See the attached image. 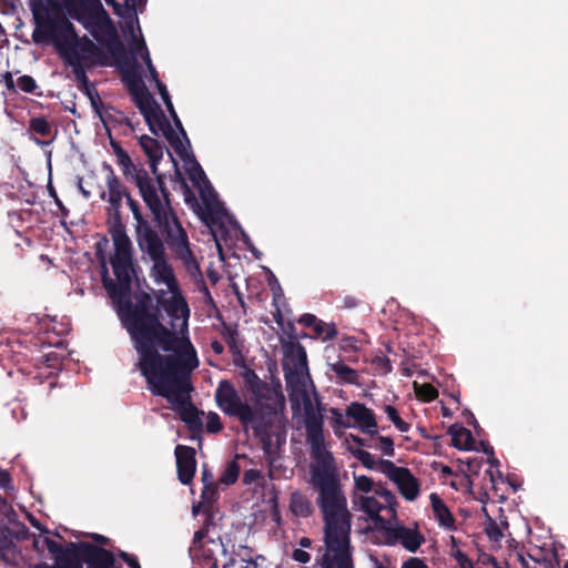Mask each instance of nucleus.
<instances>
[{
	"instance_id": "obj_1",
	"label": "nucleus",
	"mask_w": 568,
	"mask_h": 568,
	"mask_svg": "<svg viewBox=\"0 0 568 568\" xmlns=\"http://www.w3.org/2000/svg\"><path fill=\"white\" fill-rule=\"evenodd\" d=\"M306 440L311 447L314 465L311 468L312 484L318 491L317 505L324 518V542L326 554L323 568H355L351 545L352 515L342 490L333 454L325 448L323 415L314 407L305 389L301 390Z\"/></svg>"
},
{
	"instance_id": "obj_2",
	"label": "nucleus",
	"mask_w": 568,
	"mask_h": 568,
	"mask_svg": "<svg viewBox=\"0 0 568 568\" xmlns=\"http://www.w3.org/2000/svg\"><path fill=\"white\" fill-rule=\"evenodd\" d=\"M132 343L139 356L135 367L152 395L165 398L175 413L193 404L191 376L200 361L191 339L166 327Z\"/></svg>"
},
{
	"instance_id": "obj_3",
	"label": "nucleus",
	"mask_w": 568,
	"mask_h": 568,
	"mask_svg": "<svg viewBox=\"0 0 568 568\" xmlns=\"http://www.w3.org/2000/svg\"><path fill=\"white\" fill-rule=\"evenodd\" d=\"M110 263L116 282L109 276L105 263L102 264V284L112 300L118 315L129 333L131 341L135 342L166 328L162 323L161 311L154 306L153 297L142 292L136 302L131 301L133 254L132 243L114 245V254Z\"/></svg>"
},
{
	"instance_id": "obj_4",
	"label": "nucleus",
	"mask_w": 568,
	"mask_h": 568,
	"mask_svg": "<svg viewBox=\"0 0 568 568\" xmlns=\"http://www.w3.org/2000/svg\"><path fill=\"white\" fill-rule=\"evenodd\" d=\"M242 378L245 387L254 396V406L243 402L239 392L227 379L219 383L215 390L216 404L224 414L236 417L243 426H251L254 436L260 439L264 450H268L272 424L265 419L263 410L266 409L270 414H276L275 407L270 405L263 406L261 403L263 398H266L264 390H270L268 385L258 377L254 369L248 367L244 368Z\"/></svg>"
},
{
	"instance_id": "obj_5",
	"label": "nucleus",
	"mask_w": 568,
	"mask_h": 568,
	"mask_svg": "<svg viewBox=\"0 0 568 568\" xmlns=\"http://www.w3.org/2000/svg\"><path fill=\"white\" fill-rule=\"evenodd\" d=\"M42 542L52 555L54 566L39 562L34 568H83V564L87 568H122L111 550L98 545L70 541L62 546L49 537H44Z\"/></svg>"
},
{
	"instance_id": "obj_6",
	"label": "nucleus",
	"mask_w": 568,
	"mask_h": 568,
	"mask_svg": "<svg viewBox=\"0 0 568 568\" xmlns=\"http://www.w3.org/2000/svg\"><path fill=\"white\" fill-rule=\"evenodd\" d=\"M34 30V43H47L65 33L73 34V23L63 13V0H29Z\"/></svg>"
},
{
	"instance_id": "obj_7",
	"label": "nucleus",
	"mask_w": 568,
	"mask_h": 568,
	"mask_svg": "<svg viewBox=\"0 0 568 568\" xmlns=\"http://www.w3.org/2000/svg\"><path fill=\"white\" fill-rule=\"evenodd\" d=\"M152 217L173 256L183 263L190 274L200 273V264L190 247L187 232L173 206L171 205L153 214Z\"/></svg>"
},
{
	"instance_id": "obj_8",
	"label": "nucleus",
	"mask_w": 568,
	"mask_h": 568,
	"mask_svg": "<svg viewBox=\"0 0 568 568\" xmlns=\"http://www.w3.org/2000/svg\"><path fill=\"white\" fill-rule=\"evenodd\" d=\"M139 111L143 115L151 133H153L154 135H159V133L161 132L162 135L169 142V144L176 152V154L183 161L191 163V166L189 169L190 180L194 184H197L199 180H203L207 184H210L200 163L196 161L193 154L190 155L187 153L186 146L183 144L182 140L172 128L170 121L168 120L165 113L163 112L161 105L156 102V100L153 98L150 101L144 102L142 110Z\"/></svg>"
},
{
	"instance_id": "obj_9",
	"label": "nucleus",
	"mask_w": 568,
	"mask_h": 568,
	"mask_svg": "<svg viewBox=\"0 0 568 568\" xmlns=\"http://www.w3.org/2000/svg\"><path fill=\"white\" fill-rule=\"evenodd\" d=\"M63 6L71 18L84 26L99 13L100 19L91 32L93 38L111 51H122V41L100 0H63Z\"/></svg>"
},
{
	"instance_id": "obj_10",
	"label": "nucleus",
	"mask_w": 568,
	"mask_h": 568,
	"mask_svg": "<svg viewBox=\"0 0 568 568\" xmlns=\"http://www.w3.org/2000/svg\"><path fill=\"white\" fill-rule=\"evenodd\" d=\"M50 41L55 44L64 62L72 68L79 89L89 84L87 60L100 53L97 44L87 36L79 37L75 30L73 34L65 33Z\"/></svg>"
},
{
	"instance_id": "obj_11",
	"label": "nucleus",
	"mask_w": 568,
	"mask_h": 568,
	"mask_svg": "<svg viewBox=\"0 0 568 568\" xmlns=\"http://www.w3.org/2000/svg\"><path fill=\"white\" fill-rule=\"evenodd\" d=\"M106 50L119 64L121 69L122 81L125 83L126 89L131 94L132 101L139 110H142L143 103L150 101L154 97L143 82L142 75L139 71L140 65L136 59L130 58L128 55L123 43L122 51H111L109 48H106Z\"/></svg>"
},
{
	"instance_id": "obj_12",
	"label": "nucleus",
	"mask_w": 568,
	"mask_h": 568,
	"mask_svg": "<svg viewBox=\"0 0 568 568\" xmlns=\"http://www.w3.org/2000/svg\"><path fill=\"white\" fill-rule=\"evenodd\" d=\"M154 175L153 179L148 171H140L132 182L152 215L172 205L171 193L165 185L163 175L160 173Z\"/></svg>"
},
{
	"instance_id": "obj_13",
	"label": "nucleus",
	"mask_w": 568,
	"mask_h": 568,
	"mask_svg": "<svg viewBox=\"0 0 568 568\" xmlns=\"http://www.w3.org/2000/svg\"><path fill=\"white\" fill-rule=\"evenodd\" d=\"M379 469L394 481L402 496L409 501L415 500L420 491L417 478L406 467H398L392 460L379 459Z\"/></svg>"
},
{
	"instance_id": "obj_14",
	"label": "nucleus",
	"mask_w": 568,
	"mask_h": 568,
	"mask_svg": "<svg viewBox=\"0 0 568 568\" xmlns=\"http://www.w3.org/2000/svg\"><path fill=\"white\" fill-rule=\"evenodd\" d=\"M282 347L284 353L283 369L288 385L293 377L307 372V355L305 347L298 341L284 342Z\"/></svg>"
},
{
	"instance_id": "obj_15",
	"label": "nucleus",
	"mask_w": 568,
	"mask_h": 568,
	"mask_svg": "<svg viewBox=\"0 0 568 568\" xmlns=\"http://www.w3.org/2000/svg\"><path fill=\"white\" fill-rule=\"evenodd\" d=\"M136 243L139 248L145 253L153 262L166 256L165 241L161 239L159 232L148 223L135 226Z\"/></svg>"
},
{
	"instance_id": "obj_16",
	"label": "nucleus",
	"mask_w": 568,
	"mask_h": 568,
	"mask_svg": "<svg viewBox=\"0 0 568 568\" xmlns=\"http://www.w3.org/2000/svg\"><path fill=\"white\" fill-rule=\"evenodd\" d=\"M162 308L171 320V327L168 328L179 337H189L190 307L185 297H169Z\"/></svg>"
},
{
	"instance_id": "obj_17",
	"label": "nucleus",
	"mask_w": 568,
	"mask_h": 568,
	"mask_svg": "<svg viewBox=\"0 0 568 568\" xmlns=\"http://www.w3.org/2000/svg\"><path fill=\"white\" fill-rule=\"evenodd\" d=\"M382 532L384 534V542L386 545L394 546L399 542L410 552L417 551L425 541L424 536L418 530L410 529L405 526L394 527L390 523L382 530Z\"/></svg>"
},
{
	"instance_id": "obj_18",
	"label": "nucleus",
	"mask_w": 568,
	"mask_h": 568,
	"mask_svg": "<svg viewBox=\"0 0 568 568\" xmlns=\"http://www.w3.org/2000/svg\"><path fill=\"white\" fill-rule=\"evenodd\" d=\"M178 478L183 485H190L196 471V452L191 446L178 445L174 449Z\"/></svg>"
},
{
	"instance_id": "obj_19",
	"label": "nucleus",
	"mask_w": 568,
	"mask_h": 568,
	"mask_svg": "<svg viewBox=\"0 0 568 568\" xmlns=\"http://www.w3.org/2000/svg\"><path fill=\"white\" fill-rule=\"evenodd\" d=\"M346 416L354 419L359 429L374 436L377 434V423L374 412L358 402L351 403L346 408Z\"/></svg>"
},
{
	"instance_id": "obj_20",
	"label": "nucleus",
	"mask_w": 568,
	"mask_h": 568,
	"mask_svg": "<svg viewBox=\"0 0 568 568\" xmlns=\"http://www.w3.org/2000/svg\"><path fill=\"white\" fill-rule=\"evenodd\" d=\"M355 504L364 511L373 521L374 528L382 531L390 523L388 519L379 515L385 506L377 500L375 496H359Z\"/></svg>"
},
{
	"instance_id": "obj_21",
	"label": "nucleus",
	"mask_w": 568,
	"mask_h": 568,
	"mask_svg": "<svg viewBox=\"0 0 568 568\" xmlns=\"http://www.w3.org/2000/svg\"><path fill=\"white\" fill-rule=\"evenodd\" d=\"M139 144L149 158L153 174H158V165L163 158V145L154 138L143 134L139 138Z\"/></svg>"
},
{
	"instance_id": "obj_22",
	"label": "nucleus",
	"mask_w": 568,
	"mask_h": 568,
	"mask_svg": "<svg viewBox=\"0 0 568 568\" xmlns=\"http://www.w3.org/2000/svg\"><path fill=\"white\" fill-rule=\"evenodd\" d=\"M176 414L191 432L192 439L200 438V434L203 430V422L196 406L194 404H190Z\"/></svg>"
},
{
	"instance_id": "obj_23",
	"label": "nucleus",
	"mask_w": 568,
	"mask_h": 568,
	"mask_svg": "<svg viewBox=\"0 0 568 568\" xmlns=\"http://www.w3.org/2000/svg\"><path fill=\"white\" fill-rule=\"evenodd\" d=\"M448 435L452 437V446L460 450H471L475 439L473 434L466 427L459 424H453L448 428Z\"/></svg>"
},
{
	"instance_id": "obj_24",
	"label": "nucleus",
	"mask_w": 568,
	"mask_h": 568,
	"mask_svg": "<svg viewBox=\"0 0 568 568\" xmlns=\"http://www.w3.org/2000/svg\"><path fill=\"white\" fill-rule=\"evenodd\" d=\"M429 498L434 516L439 526L447 529L455 528V518L443 499L435 493L430 494Z\"/></svg>"
},
{
	"instance_id": "obj_25",
	"label": "nucleus",
	"mask_w": 568,
	"mask_h": 568,
	"mask_svg": "<svg viewBox=\"0 0 568 568\" xmlns=\"http://www.w3.org/2000/svg\"><path fill=\"white\" fill-rule=\"evenodd\" d=\"M109 233L111 234L114 245L132 243L125 232V226L121 219L120 211L113 212L108 221Z\"/></svg>"
},
{
	"instance_id": "obj_26",
	"label": "nucleus",
	"mask_w": 568,
	"mask_h": 568,
	"mask_svg": "<svg viewBox=\"0 0 568 568\" xmlns=\"http://www.w3.org/2000/svg\"><path fill=\"white\" fill-rule=\"evenodd\" d=\"M221 336L226 342L230 352L234 357L242 356V344L239 341L237 326L222 322Z\"/></svg>"
},
{
	"instance_id": "obj_27",
	"label": "nucleus",
	"mask_w": 568,
	"mask_h": 568,
	"mask_svg": "<svg viewBox=\"0 0 568 568\" xmlns=\"http://www.w3.org/2000/svg\"><path fill=\"white\" fill-rule=\"evenodd\" d=\"M158 91H159V94L161 95V99L163 100L173 122H174V125L176 126V129L179 130V132L182 134V136L184 138V140L186 141V143L190 145V141L187 139V135H186V132L183 128V124L174 109V105L171 101V97H170V93L166 89V85L163 83V82H159L158 83Z\"/></svg>"
},
{
	"instance_id": "obj_28",
	"label": "nucleus",
	"mask_w": 568,
	"mask_h": 568,
	"mask_svg": "<svg viewBox=\"0 0 568 568\" xmlns=\"http://www.w3.org/2000/svg\"><path fill=\"white\" fill-rule=\"evenodd\" d=\"M291 511L300 517L306 518L312 515V505L308 498L301 491H294L290 498Z\"/></svg>"
},
{
	"instance_id": "obj_29",
	"label": "nucleus",
	"mask_w": 568,
	"mask_h": 568,
	"mask_svg": "<svg viewBox=\"0 0 568 568\" xmlns=\"http://www.w3.org/2000/svg\"><path fill=\"white\" fill-rule=\"evenodd\" d=\"M100 120L109 134H110V130L108 128L109 123L118 124V125H126V126H130L131 130H134L131 120L128 116H125L121 111L116 110L112 105L105 106V112L103 114H100Z\"/></svg>"
},
{
	"instance_id": "obj_30",
	"label": "nucleus",
	"mask_w": 568,
	"mask_h": 568,
	"mask_svg": "<svg viewBox=\"0 0 568 568\" xmlns=\"http://www.w3.org/2000/svg\"><path fill=\"white\" fill-rule=\"evenodd\" d=\"M151 274L155 282L166 283L175 276L172 265L168 262L166 256L153 261Z\"/></svg>"
},
{
	"instance_id": "obj_31",
	"label": "nucleus",
	"mask_w": 568,
	"mask_h": 568,
	"mask_svg": "<svg viewBox=\"0 0 568 568\" xmlns=\"http://www.w3.org/2000/svg\"><path fill=\"white\" fill-rule=\"evenodd\" d=\"M331 369L335 373L336 377L346 384L359 385V375L357 371L351 368L344 362L338 361L331 365Z\"/></svg>"
},
{
	"instance_id": "obj_32",
	"label": "nucleus",
	"mask_w": 568,
	"mask_h": 568,
	"mask_svg": "<svg viewBox=\"0 0 568 568\" xmlns=\"http://www.w3.org/2000/svg\"><path fill=\"white\" fill-rule=\"evenodd\" d=\"M116 162L121 168L124 178L129 182H133L135 180V175L140 173V171H146L144 168L135 165L128 152L119 156Z\"/></svg>"
},
{
	"instance_id": "obj_33",
	"label": "nucleus",
	"mask_w": 568,
	"mask_h": 568,
	"mask_svg": "<svg viewBox=\"0 0 568 568\" xmlns=\"http://www.w3.org/2000/svg\"><path fill=\"white\" fill-rule=\"evenodd\" d=\"M314 337L321 338L323 342L332 341L337 336V328L334 323H325L322 320H317L313 326Z\"/></svg>"
},
{
	"instance_id": "obj_34",
	"label": "nucleus",
	"mask_w": 568,
	"mask_h": 568,
	"mask_svg": "<svg viewBox=\"0 0 568 568\" xmlns=\"http://www.w3.org/2000/svg\"><path fill=\"white\" fill-rule=\"evenodd\" d=\"M29 131L48 138L52 134V125L44 116H33L29 120Z\"/></svg>"
},
{
	"instance_id": "obj_35",
	"label": "nucleus",
	"mask_w": 568,
	"mask_h": 568,
	"mask_svg": "<svg viewBox=\"0 0 568 568\" xmlns=\"http://www.w3.org/2000/svg\"><path fill=\"white\" fill-rule=\"evenodd\" d=\"M240 471L241 467L235 459L229 462L220 476V484H223L225 486H231L235 484L240 476Z\"/></svg>"
},
{
	"instance_id": "obj_36",
	"label": "nucleus",
	"mask_w": 568,
	"mask_h": 568,
	"mask_svg": "<svg viewBox=\"0 0 568 568\" xmlns=\"http://www.w3.org/2000/svg\"><path fill=\"white\" fill-rule=\"evenodd\" d=\"M105 183L108 187V196L126 195L129 193L113 170H110V174H106Z\"/></svg>"
},
{
	"instance_id": "obj_37",
	"label": "nucleus",
	"mask_w": 568,
	"mask_h": 568,
	"mask_svg": "<svg viewBox=\"0 0 568 568\" xmlns=\"http://www.w3.org/2000/svg\"><path fill=\"white\" fill-rule=\"evenodd\" d=\"M374 493L376 496L381 497L384 500L383 505L385 506L386 509H388L390 511L392 516L395 517L396 516L395 507L397 506L395 495L390 490L386 489L385 487H383L381 485L375 487Z\"/></svg>"
},
{
	"instance_id": "obj_38",
	"label": "nucleus",
	"mask_w": 568,
	"mask_h": 568,
	"mask_svg": "<svg viewBox=\"0 0 568 568\" xmlns=\"http://www.w3.org/2000/svg\"><path fill=\"white\" fill-rule=\"evenodd\" d=\"M450 539L452 547L449 555L456 559L458 564V567L456 568H475L473 561L468 558V556L458 548L455 537L452 536Z\"/></svg>"
},
{
	"instance_id": "obj_39",
	"label": "nucleus",
	"mask_w": 568,
	"mask_h": 568,
	"mask_svg": "<svg viewBox=\"0 0 568 568\" xmlns=\"http://www.w3.org/2000/svg\"><path fill=\"white\" fill-rule=\"evenodd\" d=\"M414 387L417 397L424 402H433L438 397V390L432 384L425 383L419 385L414 383Z\"/></svg>"
},
{
	"instance_id": "obj_40",
	"label": "nucleus",
	"mask_w": 568,
	"mask_h": 568,
	"mask_svg": "<svg viewBox=\"0 0 568 568\" xmlns=\"http://www.w3.org/2000/svg\"><path fill=\"white\" fill-rule=\"evenodd\" d=\"M384 412L399 432L406 433L410 429V424L400 418L396 407L392 405H385Z\"/></svg>"
},
{
	"instance_id": "obj_41",
	"label": "nucleus",
	"mask_w": 568,
	"mask_h": 568,
	"mask_svg": "<svg viewBox=\"0 0 568 568\" xmlns=\"http://www.w3.org/2000/svg\"><path fill=\"white\" fill-rule=\"evenodd\" d=\"M349 450H351L352 455L356 459H358L365 468L373 470L376 468L377 465L379 466V460L376 462L375 458L373 457V455L371 453H368L367 450H364L361 448H357V449L349 448Z\"/></svg>"
},
{
	"instance_id": "obj_42",
	"label": "nucleus",
	"mask_w": 568,
	"mask_h": 568,
	"mask_svg": "<svg viewBox=\"0 0 568 568\" xmlns=\"http://www.w3.org/2000/svg\"><path fill=\"white\" fill-rule=\"evenodd\" d=\"M138 50L141 52V57L146 64L150 75H151L152 80L155 82V85L158 87V83L161 81L159 79L158 71H156L155 67L153 65L152 60L150 58V53L146 48V44L143 40L139 43Z\"/></svg>"
},
{
	"instance_id": "obj_43",
	"label": "nucleus",
	"mask_w": 568,
	"mask_h": 568,
	"mask_svg": "<svg viewBox=\"0 0 568 568\" xmlns=\"http://www.w3.org/2000/svg\"><path fill=\"white\" fill-rule=\"evenodd\" d=\"M128 205L133 214L134 220L136 221V225H142V223H148L149 221L143 216L141 206L136 200H134L130 193L125 195Z\"/></svg>"
},
{
	"instance_id": "obj_44",
	"label": "nucleus",
	"mask_w": 568,
	"mask_h": 568,
	"mask_svg": "<svg viewBox=\"0 0 568 568\" xmlns=\"http://www.w3.org/2000/svg\"><path fill=\"white\" fill-rule=\"evenodd\" d=\"M17 85L26 93H36V90L38 89L36 80L28 74L18 78Z\"/></svg>"
},
{
	"instance_id": "obj_45",
	"label": "nucleus",
	"mask_w": 568,
	"mask_h": 568,
	"mask_svg": "<svg viewBox=\"0 0 568 568\" xmlns=\"http://www.w3.org/2000/svg\"><path fill=\"white\" fill-rule=\"evenodd\" d=\"M355 488L362 493H371L375 489L374 481L366 475L354 476Z\"/></svg>"
},
{
	"instance_id": "obj_46",
	"label": "nucleus",
	"mask_w": 568,
	"mask_h": 568,
	"mask_svg": "<svg viewBox=\"0 0 568 568\" xmlns=\"http://www.w3.org/2000/svg\"><path fill=\"white\" fill-rule=\"evenodd\" d=\"M222 429H223V424L221 422L220 416L214 412H210L207 414L206 432L211 433V434H217Z\"/></svg>"
},
{
	"instance_id": "obj_47",
	"label": "nucleus",
	"mask_w": 568,
	"mask_h": 568,
	"mask_svg": "<svg viewBox=\"0 0 568 568\" xmlns=\"http://www.w3.org/2000/svg\"><path fill=\"white\" fill-rule=\"evenodd\" d=\"M372 364L374 365L375 369L382 374L386 375L392 372V363L390 359L386 356H376Z\"/></svg>"
},
{
	"instance_id": "obj_48",
	"label": "nucleus",
	"mask_w": 568,
	"mask_h": 568,
	"mask_svg": "<svg viewBox=\"0 0 568 568\" xmlns=\"http://www.w3.org/2000/svg\"><path fill=\"white\" fill-rule=\"evenodd\" d=\"M201 497L206 503H213L217 498V488L215 483L203 485Z\"/></svg>"
},
{
	"instance_id": "obj_49",
	"label": "nucleus",
	"mask_w": 568,
	"mask_h": 568,
	"mask_svg": "<svg viewBox=\"0 0 568 568\" xmlns=\"http://www.w3.org/2000/svg\"><path fill=\"white\" fill-rule=\"evenodd\" d=\"M332 414V427L335 434H338V430L342 428L349 427V425L345 424L343 415L338 408H331Z\"/></svg>"
},
{
	"instance_id": "obj_50",
	"label": "nucleus",
	"mask_w": 568,
	"mask_h": 568,
	"mask_svg": "<svg viewBox=\"0 0 568 568\" xmlns=\"http://www.w3.org/2000/svg\"><path fill=\"white\" fill-rule=\"evenodd\" d=\"M378 448L386 456L393 457L395 454L394 450V442L390 437L387 436H378Z\"/></svg>"
},
{
	"instance_id": "obj_51",
	"label": "nucleus",
	"mask_w": 568,
	"mask_h": 568,
	"mask_svg": "<svg viewBox=\"0 0 568 568\" xmlns=\"http://www.w3.org/2000/svg\"><path fill=\"white\" fill-rule=\"evenodd\" d=\"M485 531L489 539L498 541L503 538V531L500 527L496 524V521L491 520L488 523V525L485 528Z\"/></svg>"
},
{
	"instance_id": "obj_52",
	"label": "nucleus",
	"mask_w": 568,
	"mask_h": 568,
	"mask_svg": "<svg viewBox=\"0 0 568 568\" xmlns=\"http://www.w3.org/2000/svg\"><path fill=\"white\" fill-rule=\"evenodd\" d=\"M118 557L121 558L130 568H142L135 555L129 554L123 550L118 551Z\"/></svg>"
},
{
	"instance_id": "obj_53",
	"label": "nucleus",
	"mask_w": 568,
	"mask_h": 568,
	"mask_svg": "<svg viewBox=\"0 0 568 568\" xmlns=\"http://www.w3.org/2000/svg\"><path fill=\"white\" fill-rule=\"evenodd\" d=\"M262 478V473L258 469H246L243 474V484L251 485Z\"/></svg>"
},
{
	"instance_id": "obj_54",
	"label": "nucleus",
	"mask_w": 568,
	"mask_h": 568,
	"mask_svg": "<svg viewBox=\"0 0 568 568\" xmlns=\"http://www.w3.org/2000/svg\"><path fill=\"white\" fill-rule=\"evenodd\" d=\"M483 458H469L465 462L466 469L471 475H478L483 465Z\"/></svg>"
},
{
	"instance_id": "obj_55",
	"label": "nucleus",
	"mask_w": 568,
	"mask_h": 568,
	"mask_svg": "<svg viewBox=\"0 0 568 568\" xmlns=\"http://www.w3.org/2000/svg\"><path fill=\"white\" fill-rule=\"evenodd\" d=\"M201 556L206 561V564L210 566V568H219L217 559L213 556V552L210 548H206L205 546L200 548Z\"/></svg>"
},
{
	"instance_id": "obj_56",
	"label": "nucleus",
	"mask_w": 568,
	"mask_h": 568,
	"mask_svg": "<svg viewBox=\"0 0 568 568\" xmlns=\"http://www.w3.org/2000/svg\"><path fill=\"white\" fill-rule=\"evenodd\" d=\"M90 102L93 111L100 118V114L105 112V108L103 106L102 100L98 92H94L93 97L90 99Z\"/></svg>"
},
{
	"instance_id": "obj_57",
	"label": "nucleus",
	"mask_w": 568,
	"mask_h": 568,
	"mask_svg": "<svg viewBox=\"0 0 568 568\" xmlns=\"http://www.w3.org/2000/svg\"><path fill=\"white\" fill-rule=\"evenodd\" d=\"M164 284L166 285L169 292L171 293L170 297H184L175 276Z\"/></svg>"
},
{
	"instance_id": "obj_58",
	"label": "nucleus",
	"mask_w": 568,
	"mask_h": 568,
	"mask_svg": "<svg viewBox=\"0 0 568 568\" xmlns=\"http://www.w3.org/2000/svg\"><path fill=\"white\" fill-rule=\"evenodd\" d=\"M207 532L209 530L205 526L195 531L193 536V546L199 549L204 547L205 545H203V539L206 537Z\"/></svg>"
},
{
	"instance_id": "obj_59",
	"label": "nucleus",
	"mask_w": 568,
	"mask_h": 568,
	"mask_svg": "<svg viewBox=\"0 0 568 568\" xmlns=\"http://www.w3.org/2000/svg\"><path fill=\"white\" fill-rule=\"evenodd\" d=\"M402 568H428V566L423 559L412 557L403 562Z\"/></svg>"
},
{
	"instance_id": "obj_60",
	"label": "nucleus",
	"mask_w": 568,
	"mask_h": 568,
	"mask_svg": "<svg viewBox=\"0 0 568 568\" xmlns=\"http://www.w3.org/2000/svg\"><path fill=\"white\" fill-rule=\"evenodd\" d=\"M292 558L297 562L307 564L311 560V555L303 549H294Z\"/></svg>"
},
{
	"instance_id": "obj_61",
	"label": "nucleus",
	"mask_w": 568,
	"mask_h": 568,
	"mask_svg": "<svg viewBox=\"0 0 568 568\" xmlns=\"http://www.w3.org/2000/svg\"><path fill=\"white\" fill-rule=\"evenodd\" d=\"M50 194L53 197L55 205L60 210L61 215L63 217H67L69 215V210L65 207L63 202L59 199V196H58L57 192L54 191V189H50Z\"/></svg>"
},
{
	"instance_id": "obj_62",
	"label": "nucleus",
	"mask_w": 568,
	"mask_h": 568,
	"mask_svg": "<svg viewBox=\"0 0 568 568\" xmlns=\"http://www.w3.org/2000/svg\"><path fill=\"white\" fill-rule=\"evenodd\" d=\"M318 318L314 314L306 313L298 318V323L305 325L306 327L313 328Z\"/></svg>"
},
{
	"instance_id": "obj_63",
	"label": "nucleus",
	"mask_w": 568,
	"mask_h": 568,
	"mask_svg": "<svg viewBox=\"0 0 568 568\" xmlns=\"http://www.w3.org/2000/svg\"><path fill=\"white\" fill-rule=\"evenodd\" d=\"M3 83L8 91L11 93H17L16 83L11 72L8 71L3 74Z\"/></svg>"
},
{
	"instance_id": "obj_64",
	"label": "nucleus",
	"mask_w": 568,
	"mask_h": 568,
	"mask_svg": "<svg viewBox=\"0 0 568 568\" xmlns=\"http://www.w3.org/2000/svg\"><path fill=\"white\" fill-rule=\"evenodd\" d=\"M125 197V195H118V196H108V202L111 205L110 211L116 212L120 211L122 199Z\"/></svg>"
}]
</instances>
